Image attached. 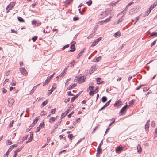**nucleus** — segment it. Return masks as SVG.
I'll return each mask as SVG.
<instances>
[{"instance_id":"obj_1","label":"nucleus","mask_w":157,"mask_h":157,"mask_svg":"<svg viewBox=\"0 0 157 157\" xmlns=\"http://www.w3.org/2000/svg\"><path fill=\"white\" fill-rule=\"evenodd\" d=\"M15 3H16L15 2H11L6 7V11L8 13L10 10H11L14 7Z\"/></svg>"},{"instance_id":"obj_2","label":"nucleus","mask_w":157,"mask_h":157,"mask_svg":"<svg viewBox=\"0 0 157 157\" xmlns=\"http://www.w3.org/2000/svg\"><path fill=\"white\" fill-rule=\"evenodd\" d=\"M140 10V9L139 8H133L128 13H129V14H132L134 13H136L137 12Z\"/></svg>"},{"instance_id":"obj_3","label":"nucleus","mask_w":157,"mask_h":157,"mask_svg":"<svg viewBox=\"0 0 157 157\" xmlns=\"http://www.w3.org/2000/svg\"><path fill=\"white\" fill-rule=\"evenodd\" d=\"M78 82L80 84L83 82L86 79V77L85 76H78Z\"/></svg>"},{"instance_id":"obj_4","label":"nucleus","mask_w":157,"mask_h":157,"mask_svg":"<svg viewBox=\"0 0 157 157\" xmlns=\"http://www.w3.org/2000/svg\"><path fill=\"white\" fill-rule=\"evenodd\" d=\"M8 103L10 106H11L13 105V103L14 102V101L13 100V98H10L8 100Z\"/></svg>"},{"instance_id":"obj_5","label":"nucleus","mask_w":157,"mask_h":157,"mask_svg":"<svg viewBox=\"0 0 157 157\" xmlns=\"http://www.w3.org/2000/svg\"><path fill=\"white\" fill-rule=\"evenodd\" d=\"M20 71L22 74L25 75H26L27 74L26 70L24 68H20Z\"/></svg>"},{"instance_id":"obj_6","label":"nucleus","mask_w":157,"mask_h":157,"mask_svg":"<svg viewBox=\"0 0 157 157\" xmlns=\"http://www.w3.org/2000/svg\"><path fill=\"white\" fill-rule=\"evenodd\" d=\"M123 150V147H122L118 146L116 148L115 151L116 153H120Z\"/></svg>"},{"instance_id":"obj_7","label":"nucleus","mask_w":157,"mask_h":157,"mask_svg":"<svg viewBox=\"0 0 157 157\" xmlns=\"http://www.w3.org/2000/svg\"><path fill=\"white\" fill-rule=\"evenodd\" d=\"M128 106L127 105H125L121 109V111L120 112V113H121L122 114H123L124 112L125 111L126 109Z\"/></svg>"},{"instance_id":"obj_8","label":"nucleus","mask_w":157,"mask_h":157,"mask_svg":"<svg viewBox=\"0 0 157 157\" xmlns=\"http://www.w3.org/2000/svg\"><path fill=\"white\" fill-rule=\"evenodd\" d=\"M17 144H14L13 145L10 146V148L8 150V151H10V152L12 149H13L14 147H17Z\"/></svg>"},{"instance_id":"obj_9","label":"nucleus","mask_w":157,"mask_h":157,"mask_svg":"<svg viewBox=\"0 0 157 157\" xmlns=\"http://www.w3.org/2000/svg\"><path fill=\"white\" fill-rule=\"evenodd\" d=\"M33 138V133L30 132V137L28 138V140L26 142V143H29L31 141Z\"/></svg>"},{"instance_id":"obj_10","label":"nucleus","mask_w":157,"mask_h":157,"mask_svg":"<svg viewBox=\"0 0 157 157\" xmlns=\"http://www.w3.org/2000/svg\"><path fill=\"white\" fill-rule=\"evenodd\" d=\"M71 49L69 51L70 52H73L75 50V48L74 44H72L70 46Z\"/></svg>"},{"instance_id":"obj_11","label":"nucleus","mask_w":157,"mask_h":157,"mask_svg":"<svg viewBox=\"0 0 157 157\" xmlns=\"http://www.w3.org/2000/svg\"><path fill=\"white\" fill-rule=\"evenodd\" d=\"M56 87V84H54L52 86V88L50 90V94H51L53 91L55 89Z\"/></svg>"},{"instance_id":"obj_12","label":"nucleus","mask_w":157,"mask_h":157,"mask_svg":"<svg viewBox=\"0 0 157 157\" xmlns=\"http://www.w3.org/2000/svg\"><path fill=\"white\" fill-rule=\"evenodd\" d=\"M39 85V84L37 85L36 86H34L33 87V89H32V90H31V91L30 92V95H32L33 94V93L34 92V91L36 90V87L38 86Z\"/></svg>"},{"instance_id":"obj_13","label":"nucleus","mask_w":157,"mask_h":157,"mask_svg":"<svg viewBox=\"0 0 157 157\" xmlns=\"http://www.w3.org/2000/svg\"><path fill=\"white\" fill-rule=\"evenodd\" d=\"M121 100L119 99L115 103L114 105L115 106H119L121 104Z\"/></svg>"},{"instance_id":"obj_14","label":"nucleus","mask_w":157,"mask_h":157,"mask_svg":"<svg viewBox=\"0 0 157 157\" xmlns=\"http://www.w3.org/2000/svg\"><path fill=\"white\" fill-rule=\"evenodd\" d=\"M84 49H83V50H82L78 54V55L77 56V59H79L80 57L83 54V53L84 52Z\"/></svg>"},{"instance_id":"obj_15","label":"nucleus","mask_w":157,"mask_h":157,"mask_svg":"<svg viewBox=\"0 0 157 157\" xmlns=\"http://www.w3.org/2000/svg\"><path fill=\"white\" fill-rule=\"evenodd\" d=\"M157 5V1L155 2H154V4L152 5H151L149 9H150V10H152V9L154 8L156 6V5Z\"/></svg>"},{"instance_id":"obj_16","label":"nucleus","mask_w":157,"mask_h":157,"mask_svg":"<svg viewBox=\"0 0 157 157\" xmlns=\"http://www.w3.org/2000/svg\"><path fill=\"white\" fill-rule=\"evenodd\" d=\"M149 122H150V120H148L147 122L145 124V129L146 130H147L149 128Z\"/></svg>"},{"instance_id":"obj_17","label":"nucleus","mask_w":157,"mask_h":157,"mask_svg":"<svg viewBox=\"0 0 157 157\" xmlns=\"http://www.w3.org/2000/svg\"><path fill=\"white\" fill-rule=\"evenodd\" d=\"M96 69V67L95 66L92 67L91 69L90 70V74L92 73L93 71H95Z\"/></svg>"},{"instance_id":"obj_18","label":"nucleus","mask_w":157,"mask_h":157,"mask_svg":"<svg viewBox=\"0 0 157 157\" xmlns=\"http://www.w3.org/2000/svg\"><path fill=\"white\" fill-rule=\"evenodd\" d=\"M49 82V77H47V79L45 82L43 83V86H45L47 84H48Z\"/></svg>"},{"instance_id":"obj_19","label":"nucleus","mask_w":157,"mask_h":157,"mask_svg":"<svg viewBox=\"0 0 157 157\" xmlns=\"http://www.w3.org/2000/svg\"><path fill=\"white\" fill-rule=\"evenodd\" d=\"M76 86V85L75 84H73L72 85H70L67 88V90H69L72 89V88H74Z\"/></svg>"},{"instance_id":"obj_20","label":"nucleus","mask_w":157,"mask_h":157,"mask_svg":"<svg viewBox=\"0 0 157 157\" xmlns=\"http://www.w3.org/2000/svg\"><path fill=\"white\" fill-rule=\"evenodd\" d=\"M102 149L101 147H98L97 150V154H99L102 152Z\"/></svg>"},{"instance_id":"obj_21","label":"nucleus","mask_w":157,"mask_h":157,"mask_svg":"<svg viewBox=\"0 0 157 157\" xmlns=\"http://www.w3.org/2000/svg\"><path fill=\"white\" fill-rule=\"evenodd\" d=\"M48 100L47 99L45 101H44L41 104V106L42 107H43L44 106H45L46 104H47L48 103Z\"/></svg>"},{"instance_id":"obj_22","label":"nucleus","mask_w":157,"mask_h":157,"mask_svg":"<svg viewBox=\"0 0 157 157\" xmlns=\"http://www.w3.org/2000/svg\"><path fill=\"white\" fill-rule=\"evenodd\" d=\"M137 149L139 153H140L141 152V148L140 145H138L137 146Z\"/></svg>"},{"instance_id":"obj_23","label":"nucleus","mask_w":157,"mask_h":157,"mask_svg":"<svg viewBox=\"0 0 157 157\" xmlns=\"http://www.w3.org/2000/svg\"><path fill=\"white\" fill-rule=\"evenodd\" d=\"M111 17H110L109 18L106 19L104 20V21H101V22H105L106 23L108 22L109 21H110Z\"/></svg>"},{"instance_id":"obj_24","label":"nucleus","mask_w":157,"mask_h":157,"mask_svg":"<svg viewBox=\"0 0 157 157\" xmlns=\"http://www.w3.org/2000/svg\"><path fill=\"white\" fill-rule=\"evenodd\" d=\"M17 18L18 19V20L20 22H25L24 20L21 17H18Z\"/></svg>"},{"instance_id":"obj_25","label":"nucleus","mask_w":157,"mask_h":157,"mask_svg":"<svg viewBox=\"0 0 157 157\" xmlns=\"http://www.w3.org/2000/svg\"><path fill=\"white\" fill-rule=\"evenodd\" d=\"M107 98L105 96L103 97L101 99L102 101L103 102H105L107 101Z\"/></svg>"},{"instance_id":"obj_26","label":"nucleus","mask_w":157,"mask_h":157,"mask_svg":"<svg viewBox=\"0 0 157 157\" xmlns=\"http://www.w3.org/2000/svg\"><path fill=\"white\" fill-rule=\"evenodd\" d=\"M101 57L99 56L96 58L95 59V62H98L101 59Z\"/></svg>"},{"instance_id":"obj_27","label":"nucleus","mask_w":157,"mask_h":157,"mask_svg":"<svg viewBox=\"0 0 157 157\" xmlns=\"http://www.w3.org/2000/svg\"><path fill=\"white\" fill-rule=\"evenodd\" d=\"M38 117H36L33 121V123L35 124L37 123L38 121V120L39 118Z\"/></svg>"},{"instance_id":"obj_28","label":"nucleus","mask_w":157,"mask_h":157,"mask_svg":"<svg viewBox=\"0 0 157 157\" xmlns=\"http://www.w3.org/2000/svg\"><path fill=\"white\" fill-rule=\"evenodd\" d=\"M111 101V100H109V101L107 103H106L105 104V105H104V106L105 107H107L108 105H109V104L110 102Z\"/></svg>"},{"instance_id":"obj_29","label":"nucleus","mask_w":157,"mask_h":157,"mask_svg":"<svg viewBox=\"0 0 157 157\" xmlns=\"http://www.w3.org/2000/svg\"><path fill=\"white\" fill-rule=\"evenodd\" d=\"M37 36H35L32 38V40L33 42H35L37 40Z\"/></svg>"},{"instance_id":"obj_30","label":"nucleus","mask_w":157,"mask_h":157,"mask_svg":"<svg viewBox=\"0 0 157 157\" xmlns=\"http://www.w3.org/2000/svg\"><path fill=\"white\" fill-rule=\"evenodd\" d=\"M86 2L89 6L92 3V1L91 0H89L88 2Z\"/></svg>"},{"instance_id":"obj_31","label":"nucleus","mask_w":157,"mask_h":157,"mask_svg":"<svg viewBox=\"0 0 157 157\" xmlns=\"http://www.w3.org/2000/svg\"><path fill=\"white\" fill-rule=\"evenodd\" d=\"M56 119L55 117H52L50 119V122H53Z\"/></svg>"},{"instance_id":"obj_32","label":"nucleus","mask_w":157,"mask_h":157,"mask_svg":"<svg viewBox=\"0 0 157 157\" xmlns=\"http://www.w3.org/2000/svg\"><path fill=\"white\" fill-rule=\"evenodd\" d=\"M68 113V112L67 113H62L61 115V118H63Z\"/></svg>"},{"instance_id":"obj_33","label":"nucleus","mask_w":157,"mask_h":157,"mask_svg":"<svg viewBox=\"0 0 157 157\" xmlns=\"http://www.w3.org/2000/svg\"><path fill=\"white\" fill-rule=\"evenodd\" d=\"M157 35V32H154L152 33L151 35H150V36L151 37L153 36H155Z\"/></svg>"},{"instance_id":"obj_34","label":"nucleus","mask_w":157,"mask_h":157,"mask_svg":"<svg viewBox=\"0 0 157 157\" xmlns=\"http://www.w3.org/2000/svg\"><path fill=\"white\" fill-rule=\"evenodd\" d=\"M65 71H64V70H63L62 72L59 75V76L63 77L65 75Z\"/></svg>"},{"instance_id":"obj_35","label":"nucleus","mask_w":157,"mask_h":157,"mask_svg":"<svg viewBox=\"0 0 157 157\" xmlns=\"http://www.w3.org/2000/svg\"><path fill=\"white\" fill-rule=\"evenodd\" d=\"M115 36H117L119 37L121 35V33L119 32H117L114 35Z\"/></svg>"},{"instance_id":"obj_36","label":"nucleus","mask_w":157,"mask_h":157,"mask_svg":"<svg viewBox=\"0 0 157 157\" xmlns=\"http://www.w3.org/2000/svg\"><path fill=\"white\" fill-rule=\"evenodd\" d=\"M133 3V1L131 2H130L126 6V9L131 5Z\"/></svg>"},{"instance_id":"obj_37","label":"nucleus","mask_w":157,"mask_h":157,"mask_svg":"<svg viewBox=\"0 0 157 157\" xmlns=\"http://www.w3.org/2000/svg\"><path fill=\"white\" fill-rule=\"evenodd\" d=\"M74 136H73V135L71 134H69L68 136V137L71 140H72L73 137H74Z\"/></svg>"},{"instance_id":"obj_38","label":"nucleus","mask_w":157,"mask_h":157,"mask_svg":"<svg viewBox=\"0 0 157 157\" xmlns=\"http://www.w3.org/2000/svg\"><path fill=\"white\" fill-rule=\"evenodd\" d=\"M97 43H98L96 41H94L92 43L91 46H95L97 44Z\"/></svg>"},{"instance_id":"obj_39","label":"nucleus","mask_w":157,"mask_h":157,"mask_svg":"<svg viewBox=\"0 0 157 157\" xmlns=\"http://www.w3.org/2000/svg\"><path fill=\"white\" fill-rule=\"evenodd\" d=\"M106 13L105 12H103L101 13L100 15L99 16H103L104 17H105L106 16Z\"/></svg>"},{"instance_id":"obj_40","label":"nucleus","mask_w":157,"mask_h":157,"mask_svg":"<svg viewBox=\"0 0 157 157\" xmlns=\"http://www.w3.org/2000/svg\"><path fill=\"white\" fill-rule=\"evenodd\" d=\"M118 1H117L114 3H112L110 5L112 6H114L116 5L118 3Z\"/></svg>"},{"instance_id":"obj_41","label":"nucleus","mask_w":157,"mask_h":157,"mask_svg":"<svg viewBox=\"0 0 157 157\" xmlns=\"http://www.w3.org/2000/svg\"><path fill=\"white\" fill-rule=\"evenodd\" d=\"M123 20V16H122L121 18H119L118 21V23H119L120 22L122 21Z\"/></svg>"},{"instance_id":"obj_42","label":"nucleus","mask_w":157,"mask_h":157,"mask_svg":"<svg viewBox=\"0 0 157 157\" xmlns=\"http://www.w3.org/2000/svg\"><path fill=\"white\" fill-rule=\"evenodd\" d=\"M69 44H67L66 45H65V46H64V47H63L62 48V50H64V49H65V48H68V47H69Z\"/></svg>"},{"instance_id":"obj_43","label":"nucleus","mask_w":157,"mask_h":157,"mask_svg":"<svg viewBox=\"0 0 157 157\" xmlns=\"http://www.w3.org/2000/svg\"><path fill=\"white\" fill-rule=\"evenodd\" d=\"M7 144L8 145H11L12 144V143L11 141H10L9 140H8L6 141Z\"/></svg>"},{"instance_id":"obj_44","label":"nucleus","mask_w":157,"mask_h":157,"mask_svg":"<svg viewBox=\"0 0 157 157\" xmlns=\"http://www.w3.org/2000/svg\"><path fill=\"white\" fill-rule=\"evenodd\" d=\"M96 81L97 82V83H99L100 82V81L101 79V78H96Z\"/></svg>"},{"instance_id":"obj_45","label":"nucleus","mask_w":157,"mask_h":157,"mask_svg":"<svg viewBox=\"0 0 157 157\" xmlns=\"http://www.w3.org/2000/svg\"><path fill=\"white\" fill-rule=\"evenodd\" d=\"M14 120H13L12 121L10 122V124L9 125V127H11L12 126V125H13V123H14Z\"/></svg>"},{"instance_id":"obj_46","label":"nucleus","mask_w":157,"mask_h":157,"mask_svg":"<svg viewBox=\"0 0 157 157\" xmlns=\"http://www.w3.org/2000/svg\"><path fill=\"white\" fill-rule=\"evenodd\" d=\"M145 86L144 85H141L139 86H138L136 87V90H138L140 89L142 87Z\"/></svg>"},{"instance_id":"obj_47","label":"nucleus","mask_w":157,"mask_h":157,"mask_svg":"<svg viewBox=\"0 0 157 157\" xmlns=\"http://www.w3.org/2000/svg\"><path fill=\"white\" fill-rule=\"evenodd\" d=\"M135 101V100L134 99H132L131 101H130L129 103V104L130 105H131L133 104Z\"/></svg>"},{"instance_id":"obj_48","label":"nucleus","mask_w":157,"mask_h":157,"mask_svg":"<svg viewBox=\"0 0 157 157\" xmlns=\"http://www.w3.org/2000/svg\"><path fill=\"white\" fill-rule=\"evenodd\" d=\"M155 125L154 121H152L151 124V126L152 127H154Z\"/></svg>"},{"instance_id":"obj_49","label":"nucleus","mask_w":157,"mask_h":157,"mask_svg":"<svg viewBox=\"0 0 157 157\" xmlns=\"http://www.w3.org/2000/svg\"><path fill=\"white\" fill-rule=\"evenodd\" d=\"M36 23V21L35 20H33L32 21V25H35Z\"/></svg>"},{"instance_id":"obj_50","label":"nucleus","mask_w":157,"mask_h":157,"mask_svg":"<svg viewBox=\"0 0 157 157\" xmlns=\"http://www.w3.org/2000/svg\"><path fill=\"white\" fill-rule=\"evenodd\" d=\"M22 148H17L14 151H16L17 153L18 152H20Z\"/></svg>"},{"instance_id":"obj_51","label":"nucleus","mask_w":157,"mask_h":157,"mask_svg":"<svg viewBox=\"0 0 157 157\" xmlns=\"http://www.w3.org/2000/svg\"><path fill=\"white\" fill-rule=\"evenodd\" d=\"M12 86H15L16 85V83L15 81L13 79L12 80V82L11 84Z\"/></svg>"},{"instance_id":"obj_52","label":"nucleus","mask_w":157,"mask_h":157,"mask_svg":"<svg viewBox=\"0 0 157 157\" xmlns=\"http://www.w3.org/2000/svg\"><path fill=\"white\" fill-rule=\"evenodd\" d=\"M56 109L55 108L53 109L51 112V113H52V114H54L55 112V111H56Z\"/></svg>"},{"instance_id":"obj_53","label":"nucleus","mask_w":157,"mask_h":157,"mask_svg":"<svg viewBox=\"0 0 157 157\" xmlns=\"http://www.w3.org/2000/svg\"><path fill=\"white\" fill-rule=\"evenodd\" d=\"M93 86H89V89L90 90V91H93Z\"/></svg>"},{"instance_id":"obj_54","label":"nucleus","mask_w":157,"mask_h":157,"mask_svg":"<svg viewBox=\"0 0 157 157\" xmlns=\"http://www.w3.org/2000/svg\"><path fill=\"white\" fill-rule=\"evenodd\" d=\"M76 98V97H75V96L73 97L71 99V102H72L74 101L75 100V99Z\"/></svg>"},{"instance_id":"obj_55","label":"nucleus","mask_w":157,"mask_h":157,"mask_svg":"<svg viewBox=\"0 0 157 157\" xmlns=\"http://www.w3.org/2000/svg\"><path fill=\"white\" fill-rule=\"evenodd\" d=\"M70 98H68L67 99H65L64 100V102L65 103H67L70 100Z\"/></svg>"},{"instance_id":"obj_56","label":"nucleus","mask_w":157,"mask_h":157,"mask_svg":"<svg viewBox=\"0 0 157 157\" xmlns=\"http://www.w3.org/2000/svg\"><path fill=\"white\" fill-rule=\"evenodd\" d=\"M151 10L149 9L148 11H147L146 12V15L147 16L149 14V13L151 12Z\"/></svg>"},{"instance_id":"obj_57","label":"nucleus","mask_w":157,"mask_h":157,"mask_svg":"<svg viewBox=\"0 0 157 157\" xmlns=\"http://www.w3.org/2000/svg\"><path fill=\"white\" fill-rule=\"evenodd\" d=\"M40 126L37 127V128L36 130V132H37L40 130Z\"/></svg>"},{"instance_id":"obj_58","label":"nucleus","mask_w":157,"mask_h":157,"mask_svg":"<svg viewBox=\"0 0 157 157\" xmlns=\"http://www.w3.org/2000/svg\"><path fill=\"white\" fill-rule=\"evenodd\" d=\"M75 62V60H73V62H72L70 63V64L71 65V67L73 66Z\"/></svg>"},{"instance_id":"obj_59","label":"nucleus","mask_w":157,"mask_h":157,"mask_svg":"<svg viewBox=\"0 0 157 157\" xmlns=\"http://www.w3.org/2000/svg\"><path fill=\"white\" fill-rule=\"evenodd\" d=\"M89 94L90 95L93 96L94 94V91H90Z\"/></svg>"},{"instance_id":"obj_60","label":"nucleus","mask_w":157,"mask_h":157,"mask_svg":"<svg viewBox=\"0 0 157 157\" xmlns=\"http://www.w3.org/2000/svg\"><path fill=\"white\" fill-rule=\"evenodd\" d=\"M44 122L42 123H40V126L41 127H44Z\"/></svg>"},{"instance_id":"obj_61","label":"nucleus","mask_w":157,"mask_h":157,"mask_svg":"<svg viewBox=\"0 0 157 157\" xmlns=\"http://www.w3.org/2000/svg\"><path fill=\"white\" fill-rule=\"evenodd\" d=\"M11 32L12 33H17V31L15 30L14 29H11Z\"/></svg>"},{"instance_id":"obj_62","label":"nucleus","mask_w":157,"mask_h":157,"mask_svg":"<svg viewBox=\"0 0 157 157\" xmlns=\"http://www.w3.org/2000/svg\"><path fill=\"white\" fill-rule=\"evenodd\" d=\"M31 128H30V127L29 126V128L26 129V132H29V131L31 129Z\"/></svg>"},{"instance_id":"obj_63","label":"nucleus","mask_w":157,"mask_h":157,"mask_svg":"<svg viewBox=\"0 0 157 157\" xmlns=\"http://www.w3.org/2000/svg\"><path fill=\"white\" fill-rule=\"evenodd\" d=\"M78 19V18L76 17H73V20L74 21H76Z\"/></svg>"},{"instance_id":"obj_64","label":"nucleus","mask_w":157,"mask_h":157,"mask_svg":"<svg viewBox=\"0 0 157 157\" xmlns=\"http://www.w3.org/2000/svg\"><path fill=\"white\" fill-rule=\"evenodd\" d=\"M28 137V135H26L25 137H23V140H26L27 138Z\"/></svg>"}]
</instances>
